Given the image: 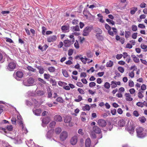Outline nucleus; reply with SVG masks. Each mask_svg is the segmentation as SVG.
<instances>
[{"mask_svg": "<svg viewBox=\"0 0 147 147\" xmlns=\"http://www.w3.org/2000/svg\"><path fill=\"white\" fill-rule=\"evenodd\" d=\"M136 131L137 136L138 138H142L146 136V134L142 127H137L136 129Z\"/></svg>", "mask_w": 147, "mask_h": 147, "instance_id": "obj_1", "label": "nucleus"}, {"mask_svg": "<svg viewBox=\"0 0 147 147\" xmlns=\"http://www.w3.org/2000/svg\"><path fill=\"white\" fill-rule=\"evenodd\" d=\"M105 28L108 30V34L110 35L113 36L114 34H117V30L115 28H111L110 26L107 24H105Z\"/></svg>", "mask_w": 147, "mask_h": 147, "instance_id": "obj_2", "label": "nucleus"}, {"mask_svg": "<svg viewBox=\"0 0 147 147\" xmlns=\"http://www.w3.org/2000/svg\"><path fill=\"white\" fill-rule=\"evenodd\" d=\"M34 82V79L32 77H30L27 79L25 80L23 82L24 85L26 86H32Z\"/></svg>", "mask_w": 147, "mask_h": 147, "instance_id": "obj_3", "label": "nucleus"}, {"mask_svg": "<svg viewBox=\"0 0 147 147\" xmlns=\"http://www.w3.org/2000/svg\"><path fill=\"white\" fill-rule=\"evenodd\" d=\"M92 27L91 26H88L85 28L83 31V35L86 36L88 35L92 30Z\"/></svg>", "mask_w": 147, "mask_h": 147, "instance_id": "obj_4", "label": "nucleus"}, {"mask_svg": "<svg viewBox=\"0 0 147 147\" xmlns=\"http://www.w3.org/2000/svg\"><path fill=\"white\" fill-rule=\"evenodd\" d=\"M23 73L20 71H18L13 74V77L17 80H19V78H22L23 76Z\"/></svg>", "mask_w": 147, "mask_h": 147, "instance_id": "obj_5", "label": "nucleus"}, {"mask_svg": "<svg viewBox=\"0 0 147 147\" xmlns=\"http://www.w3.org/2000/svg\"><path fill=\"white\" fill-rule=\"evenodd\" d=\"M16 67V63L12 61L9 63L7 69L9 71H13Z\"/></svg>", "mask_w": 147, "mask_h": 147, "instance_id": "obj_6", "label": "nucleus"}, {"mask_svg": "<svg viewBox=\"0 0 147 147\" xmlns=\"http://www.w3.org/2000/svg\"><path fill=\"white\" fill-rule=\"evenodd\" d=\"M68 136V133L66 131H63L60 135V138L61 141H63L67 138Z\"/></svg>", "mask_w": 147, "mask_h": 147, "instance_id": "obj_7", "label": "nucleus"}, {"mask_svg": "<svg viewBox=\"0 0 147 147\" xmlns=\"http://www.w3.org/2000/svg\"><path fill=\"white\" fill-rule=\"evenodd\" d=\"M32 102H30V101L26 100V105L28 106H31L34 103L35 106H37V103L38 102L36 101L35 99L34 98H32Z\"/></svg>", "mask_w": 147, "mask_h": 147, "instance_id": "obj_8", "label": "nucleus"}, {"mask_svg": "<svg viewBox=\"0 0 147 147\" xmlns=\"http://www.w3.org/2000/svg\"><path fill=\"white\" fill-rule=\"evenodd\" d=\"M50 119L49 117H47L43 118L42 120V126L44 127L50 121Z\"/></svg>", "mask_w": 147, "mask_h": 147, "instance_id": "obj_9", "label": "nucleus"}, {"mask_svg": "<svg viewBox=\"0 0 147 147\" xmlns=\"http://www.w3.org/2000/svg\"><path fill=\"white\" fill-rule=\"evenodd\" d=\"M57 39V36L55 35H51L47 38V40L48 42H53L55 41Z\"/></svg>", "mask_w": 147, "mask_h": 147, "instance_id": "obj_10", "label": "nucleus"}, {"mask_svg": "<svg viewBox=\"0 0 147 147\" xmlns=\"http://www.w3.org/2000/svg\"><path fill=\"white\" fill-rule=\"evenodd\" d=\"M77 137L76 136H75L71 138L70 140V142L72 145H75L77 143Z\"/></svg>", "mask_w": 147, "mask_h": 147, "instance_id": "obj_11", "label": "nucleus"}, {"mask_svg": "<svg viewBox=\"0 0 147 147\" xmlns=\"http://www.w3.org/2000/svg\"><path fill=\"white\" fill-rule=\"evenodd\" d=\"M98 123L99 126L101 127H105L107 124L105 120L102 119H99L98 121Z\"/></svg>", "mask_w": 147, "mask_h": 147, "instance_id": "obj_12", "label": "nucleus"}, {"mask_svg": "<svg viewBox=\"0 0 147 147\" xmlns=\"http://www.w3.org/2000/svg\"><path fill=\"white\" fill-rule=\"evenodd\" d=\"M61 29L64 32H68L69 31V26H63L61 27Z\"/></svg>", "mask_w": 147, "mask_h": 147, "instance_id": "obj_13", "label": "nucleus"}, {"mask_svg": "<svg viewBox=\"0 0 147 147\" xmlns=\"http://www.w3.org/2000/svg\"><path fill=\"white\" fill-rule=\"evenodd\" d=\"M125 100L128 101H131L133 100V98L131 97V96L129 93H126L125 94Z\"/></svg>", "mask_w": 147, "mask_h": 147, "instance_id": "obj_14", "label": "nucleus"}, {"mask_svg": "<svg viewBox=\"0 0 147 147\" xmlns=\"http://www.w3.org/2000/svg\"><path fill=\"white\" fill-rule=\"evenodd\" d=\"M33 112L35 115L38 116L40 115V114L41 113V109H33Z\"/></svg>", "mask_w": 147, "mask_h": 147, "instance_id": "obj_15", "label": "nucleus"}, {"mask_svg": "<svg viewBox=\"0 0 147 147\" xmlns=\"http://www.w3.org/2000/svg\"><path fill=\"white\" fill-rule=\"evenodd\" d=\"M93 130L95 133L97 134H99L101 132L100 129L97 126H94L93 127Z\"/></svg>", "mask_w": 147, "mask_h": 147, "instance_id": "obj_16", "label": "nucleus"}, {"mask_svg": "<svg viewBox=\"0 0 147 147\" xmlns=\"http://www.w3.org/2000/svg\"><path fill=\"white\" fill-rule=\"evenodd\" d=\"M19 125L20 127L22 128V133L23 134H26L28 132V131L26 128L23 125V123H22V124H20Z\"/></svg>", "mask_w": 147, "mask_h": 147, "instance_id": "obj_17", "label": "nucleus"}, {"mask_svg": "<svg viewBox=\"0 0 147 147\" xmlns=\"http://www.w3.org/2000/svg\"><path fill=\"white\" fill-rule=\"evenodd\" d=\"M53 131L51 129L47 132L46 135V137L47 139H51L52 136Z\"/></svg>", "mask_w": 147, "mask_h": 147, "instance_id": "obj_18", "label": "nucleus"}, {"mask_svg": "<svg viewBox=\"0 0 147 147\" xmlns=\"http://www.w3.org/2000/svg\"><path fill=\"white\" fill-rule=\"evenodd\" d=\"M54 119L55 121H57L61 122L62 120L61 116L59 115H55L54 116Z\"/></svg>", "mask_w": 147, "mask_h": 147, "instance_id": "obj_19", "label": "nucleus"}, {"mask_svg": "<svg viewBox=\"0 0 147 147\" xmlns=\"http://www.w3.org/2000/svg\"><path fill=\"white\" fill-rule=\"evenodd\" d=\"M17 122L19 124H22L23 123L22 119L21 116L20 115H17Z\"/></svg>", "mask_w": 147, "mask_h": 147, "instance_id": "obj_20", "label": "nucleus"}, {"mask_svg": "<svg viewBox=\"0 0 147 147\" xmlns=\"http://www.w3.org/2000/svg\"><path fill=\"white\" fill-rule=\"evenodd\" d=\"M64 43L65 47H69L70 45L71 41L68 39H66L64 40Z\"/></svg>", "mask_w": 147, "mask_h": 147, "instance_id": "obj_21", "label": "nucleus"}, {"mask_svg": "<svg viewBox=\"0 0 147 147\" xmlns=\"http://www.w3.org/2000/svg\"><path fill=\"white\" fill-rule=\"evenodd\" d=\"M71 119L72 118L71 116H67L65 117L64 119V121L65 123H68L71 121Z\"/></svg>", "mask_w": 147, "mask_h": 147, "instance_id": "obj_22", "label": "nucleus"}, {"mask_svg": "<svg viewBox=\"0 0 147 147\" xmlns=\"http://www.w3.org/2000/svg\"><path fill=\"white\" fill-rule=\"evenodd\" d=\"M134 128L132 126L129 127L128 128V131L131 135L133 134L134 133Z\"/></svg>", "mask_w": 147, "mask_h": 147, "instance_id": "obj_23", "label": "nucleus"}, {"mask_svg": "<svg viewBox=\"0 0 147 147\" xmlns=\"http://www.w3.org/2000/svg\"><path fill=\"white\" fill-rule=\"evenodd\" d=\"M26 144L28 147L32 146L33 147V146H34V142L32 141V140H30L29 141L27 142Z\"/></svg>", "mask_w": 147, "mask_h": 147, "instance_id": "obj_24", "label": "nucleus"}, {"mask_svg": "<svg viewBox=\"0 0 147 147\" xmlns=\"http://www.w3.org/2000/svg\"><path fill=\"white\" fill-rule=\"evenodd\" d=\"M94 30V32L96 33V34H101L102 32V30L97 27L95 28Z\"/></svg>", "mask_w": 147, "mask_h": 147, "instance_id": "obj_25", "label": "nucleus"}, {"mask_svg": "<svg viewBox=\"0 0 147 147\" xmlns=\"http://www.w3.org/2000/svg\"><path fill=\"white\" fill-rule=\"evenodd\" d=\"M131 57L133 59L134 62L136 63L139 62L140 61L139 59L135 55H132Z\"/></svg>", "mask_w": 147, "mask_h": 147, "instance_id": "obj_26", "label": "nucleus"}, {"mask_svg": "<svg viewBox=\"0 0 147 147\" xmlns=\"http://www.w3.org/2000/svg\"><path fill=\"white\" fill-rule=\"evenodd\" d=\"M143 92L141 90V89L139 90V92L138 93V97L139 98L141 99L144 97V95L142 94Z\"/></svg>", "mask_w": 147, "mask_h": 147, "instance_id": "obj_27", "label": "nucleus"}, {"mask_svg": "<svg viewBox=\"0 0 147 147\" xmlns=\"http://www.w3.org/2000/svg\"><path fill=\"white\" fill-rule=\"evenodd\" d=\"M27 69L30 71H31L34 72H36V69L34 68L31 66H28L27 67Z\"/></svg>", "mask_w": 147, "mask_h": 147, "instance_id": "obj_28", "label": "nucleus"}, {"mask_svg": "<svg viewBox=\"0 0 147 147\" xmlns=\"http://www.w3.org/2000/svg\"><path fill=\"white\" fill-rule=\"evenodd\" d=\"M113 65V62L111 60L107 62L106 66L107 67H111Z\"/></svg>", "mask_w": 147, "mask_h": 147, "instance_id": "obj_29", "label": "nucleus"}, {"mask_svg": "<svg viewBox=\"0 0 147 147\" xmlns=\"http://www.w3.org/2000/svg\"><path fill=\"white\" fill-rule=\"evenodd\" d=\"M82 109L83 111H89L90 109V106L88 105H86L84 106L83 107Z\"/></svg>", "mask_w": 147, "mask_h": 147, "instance_id": "obj_30", "label": "nucleus"}, {"mask_svg": "<svg viewBox=\"0 0 147 147\" xmlns=\"http://www.w3.org/2000/svg\"><path fill=\"white\" fill-rule=\"evenodd\" d=\"M62 71L63 75L65 77L67 78L69 76V74L66 70L62 69Z\"/></svg>", "mask_w": 147, "mask_h": 147, "instance_id": "obj_31", "label": "nucleus"}, {"mask_svg": "<svg viewBox=\"0 0 147 147\" xmlns=\"http://www.w3.org/2000/svg\"><path fill=\"white\" fill-rule=\"evenodd\" d=\"M83 14L87 19L88 18V15H91V14L89 12L85 11H84L83 12Z\"/></svg>", "mask_w": 147, "mask_h": 147, "instance_id": "obj_32", "label": "nucleus"}, {"mask_svg": "<svg viewBox=\"0 0 147 147\" xmlns=\"http://www.w3.org/2000/svg\"><path fill=\"white\" fill-rule=\"evenodd\" d=\"M100 34H96V36L98 40H102L104 39V37L102 35H100Z\"/></svg>", "mask_w": 147, "mask_h": 147, "instance_id": "obj_33", "label": "nucleus"}, {"mask_svg": "<svg viewBox=\"0 0 147 147\" xmlns=\"http://www.w3.org/2000/svg\"><path fill=\"white\" fill-rule=\"evenodd\" d=\"M118 124L120 126H123L125 125V121L123 120H120Z\"/></svg>", "mask_w": 147, "mask_h": 147, "instance_id": "obj_34", "label": "nucleus"}, {"mask_svg": "<svg viewBox=\"0 0 147 147\" xmlns=\"http://www.w3.org/2000/svg\"><path fill=\"white\" fill-rule=\"evenodd\" d=\"M48 70L50 72H54L55 71V69L53 67H50L48 68Z\"/></svg>", "mask_w": 147, "mask_h": 147, "instance_id": "obj_35", "label": "nucleus"}, {"mask_svg": "<svg viewBox=\"0 0 147 147\" xmlns=\"http://www.w3.org/2000/svg\"><path fill=\"white\" fill-rule=\"evenodd\" d=\"M111 88H115L117 87L115 81H111Z\"/></svg>", "mask_w": 147, "mask_h": 147, "instance_id": "obj_36", "label": "nucleus"}, {"mask_svg": "<svg viewBox=\"0 0 147 147\" xmlns=\"http://www.w3.org/2000/svg\"><path fill=\"white\" fill-rule=\"evenodd\" d=\"M71 28L73 32L74 31H79L80 30L79 26H73L71 27Z\"/></svg>", "mask_w": 147, "mask_h": 147, "instance_id": "obj_37", "label": "nucleus"}, {"mask_svg": "<svg viewBox=\"0 0 147 147\" xmlns=\"http://www.w3.org/2000/svg\"><path fill=\"white\" fill-rule=\"evenodd\" d=\"M37 94L38 96H42L45 94V92L42 90H40L37 92Z\"/></svg>", "mask_w": 147, "mask_h": 147, "instance_id": "obj_38", "label": "nucleus"}, {"mask_svg": "<svg viewBox=\"0 0 147 147\" xmlns=\"http://www.w3.org/2000/svg\"><path fill=\"white\" fill-rule=\"evenodd\" d=\"M145 103V101H144L143 102H138L136 103V105L139 107H143L144 106V103Z\"/></svg>", "mask_w": 147, "mask_h": 147, "instance_id": "obj_39", "label": "nucleus"}, {"mask_svg": "<svg viewBox=\"0 0 147 147\" xmlns=\"http://www.w3.org/2000/svg\"><path fill=\"white\" fill-rule=\"evenodd\" d=\"M140 47L142 49L145 50L144 51L145 52H146L147 51V49H146L147 48V46L146 45H145L144 44L142 43L141 44Z\"/></svg>", "mask_w": 147, "mask_h": 147, "instance_id": "obj_40", "label": "nucleus"}, {"mask_svg": "<svg viewBox=\"0 0 147 147\" xmlns=\"http://www.w3.org/2000/svg\"><path fill=\"white\" fill-rule=\"evenodd\" d=\"M39 70V72L40 74H42L44 73V69L41 67H39L38 68Z\"/></svg>", "mask_w": 147, "mask_h": 147, "instance_id": "obj_41", "label": "nucleus"}, {"mask_svg": "<svg viewBox=\"0 0 147 147\" xmlns=\"http://www.w3.org/2000/svg\"><path fill=\"white\" fill-rule=\"evenodd\" d=\"M104 87L106 89H109L110 87V84L108 82H106L104 85Z\"/></svg>", "mask_w": 147, "mask_h": 147, "instance_id": "obj_42", "label": "nucleus"}, {"mask_svg": "<svg viewBox=\"0 0 147 147\" xmlns=\"http://www.w3.org/2000/svg\"><path fill=\"white\" fill-rule=\"evenodd\" d=\"M137 10V7H134L130 11L131 14L132 15L134 14Z\"/></svg>", "mask_w": 147, "mask_h": 147, "instance_id": "obj_43", "label": "nucleus"}, {"mask_svg": "<svg viewBox=\"0 0 147 147\" xmlns=\"http://www.w3.org/2000/svg\"><path fill=\"white\" fill-rule=\"evenodd\" d=\"M106 21L107 22H108L109 24H111L113 25L115 24L114 22L112 20H111L109 19H107L106 20Z\"/></svg>", "mask_w": 147, "mask_h": 147, "instance_id": "obj_44", "label": "nucleus"}, {"mask_svg": "<svg viewBox=\"0 0 147 147\" xmlns=\"http://www.w3.org/2000/svg\"><path fill=\"white\" fill-rule=\"evenodd\" d=\"M135 69H134L129 74V76L131 78H133L134 76V72Z\"/></svg>", "mask_w": 147, "mask_h": 147, "instance_id": "obj_45", "label": "nucleus"}, {"mask_svg": "<svg viewBox=\"0 0 147 147\" xmlns=\"http://www.w3.org/2000/svg\"><path fill=\"white\" fill-rule=\"evenodd\" d=\"M129 86L130 87H132L134 86V83L132 80H130L129 81Z\"/></svg>", "mask_w": 147, "mask_h": 147, "instance_id": "obj_46", "label": "nucleus"}, {"mask_svg": "<svg viewBox=\"0 0 147 147\" xmlns=\"http://www.w3.org/2000/svg\"><path fill=\"white\" fill-rule=\"evenodd\" d=\"M117 69L120 72L122 73H123L124 71V68L121 67H119L117 68Z\"/></svg>", "mask_w": 147, "mask_h": 147, "instance_id": "obj_47", "label": "nucleus"}, {"mask_svg": "<svg viewBox=\"0 0 147 147\" xmlns=\"http://www.w3.org/2000/svg\"><path fill=\"white\" fill-rule=\"evenodd\" d=\"M10 11H3L1 12V13L4 16H5L6 15L9 13Z\"/></svg>", "mask_w": 147, "mask_h": 147, "instance_id": "obj_48", "label": "nucleus"}, {"mask_svg": "<svg viewBox=\"0 0 147 147\" xmlns=\"http://www.w3.org/2000/svg\"><path fill=\"white\" fill-rule=\"evenodd\" d=\"M78 99H76L74 100V101L76 102H79L82 100V97L80 95L78 96Z\"/></svg>", "mask_w": 147, "mask_h": 147, "instance_id": "obj_49", "label": "nucleus"}, {"mask_svg": "<svg viewBox=\"0 0 147 147\" xmlns=\"http://www.w3.org/2000/svg\"><path fill=\"white\" fill-rule=\"evenodd\" d=\"M61 131V128L58 127L56 128L55 130V132L57 134H59Z\"/></svg>", "mask_w": 147, "mask_h": 147, "instance_id": "obj_50", "label": "nucleus"}, {"mask_svg": "<svg viewBox=\"0 0 147 147\" xmlns=\"http://www.w3.org/2000/svg\"><path fill=\"white\" fill-rule=\"evenodd\" d=\"M44 78L47 80H49L51 76L49 74H45L44 75Z\"/></svg>", "mask_w": 147, "mask_h": 147, "instance_id": "obj_51", "label": "nucleus"}, {"mask_svg": "<svg viewBox=\"0 0 147 147\" xmlns=\"http://www.w3.org/2000/svg\"><path fill=\"white\" fill-rule=\"evenodd\" d=\"M16 121L17 120L15 117H13L11 119L12 123L13 124L16 125Z\"/></svg>", "mask_w": 147, "mask_h": 147, "instance_id": "obj_52", "label": "nucleus"}, {"mask_svg": "<svg viewBox=\"0 0 147 147\" xmlns=\"http://www.w3.org/2000/svg\"><path fill=\"white\" fill-rule=\"evenodd\" d=\"M130 32L128 31H126L125 32V37L127 38H128L130 36Z\"/></svg>", "mask_w": 147, "mask_h": 147, "instance_id": "obj_53", "label": "nucleus"}, {"mask_svg": "<svg viewBox=\"0 0 147 147\" xmlns=\"http://www.w3.org/2000/svg\"><path fill=\"white\" fill-rule=\"evenodd\" d=\"M56 124V122L55 121H53L51 122L49 124V126L51 128L53 127Z\"/></svg>", "mask_w": 147, "mask_h": 147, "instance_id": "obj_54", "label": "nucleus"}, {"mask_svg": "<svg viewBox=\"0 0 147 147\" xmlns=\"http://www.w3.org/2000/svg\"><path fill=\"white\" fill-rule=\"evenodd\" d=\"M82 59L81 60V61L83 62L84 64H86V63L88 59L87 58H84L83 57L81 58Z\"/></svg>", "mask_w": 147, "mask_h": 147, "instance_id": "obj_55", "label": "nucleus"}, {"mask_svg": "<svg viewBox=\"0 0 147 147\" xmlns=\"http://www.w3.org/2000/svg\"><path fill=\"white\" fill-rule=\"evenodd\" d=\"M133 115L136 117H138L139 115V113L137 111H134L133 112Z\"/></svg>", "mask_w": 147, "mask_h": 147, "instance_id": "obj_56", "label": "nucleus"}, {"mask_svg": "<svg viewBox=\"0 0 147 147\" xmlns=\"http://www.w3.org/2000/svg\"><path fill=\"white\" fill-rule=\"evenodd\" d=\"M74 53V50L72 49H69L68 51V55L69 56L71 55Z\"/></svg>", "mask_w": 147, "mask_h": 147, "instance_id": "obj_57", "label": "nucleus"}, {"mask_svg": "<svg viewBox=\"0 0 147 147\" xmlns=\"http://www.w3.org/2000/svg\"><path fill=\"white\" fill-rule=\"evenodd\" d=\"M78 91L81 94H85V92L82 89L79 88L78 89Z\"/></svg>", "mask_w": 147, "mask_h": 147, "instance_id": "obj_58", "label": "nucleus"}, {"mask_svg": "<svg viewBox=\"0 0 147 147\" xmlns=\"http://www.w3.org/2000/svg\"><path fill=\"white\" fill-rule=\"evenodd\" d=\"M139 119L140 121L142 123H144L146 120V118L144 117L140 118Z\"/></svg>", "mask_w": 147, "mask_h": 147, "instance_id": "obj_59", "label": "nucleus"}, {"mask_svg": "<svg viewBox=\"0 0 147 147\" xmlns=\"http://www.w3.org/2000/svg\"><path fill=\"white\" fill-rule=\"evenodd\" d=\"M123 56L122 54H117L116 56V58L117 59L119 60L121 59Z\"/></svg>", "mask_w": 147, "mask_h": 147, "instance_id": "obj_60", "label": "nucleus"}, {"mask_svg": "<svg viewBox=\"0 0 147 147\" xmlns=\"http://www.w3.org/2000/svg\"><path fill=\"white\" fill-rule=\"evenodd\" d=\"M87 57L88 58H91L93 56V55L90 52H88L86 53Z\"/></svg>", "mask_w": 147, "mask_h": 147, "instance_id": "obj_61", "label": "nucleus"}, {"mask_svg": "<svg viewBox=\"0 0 147 147\" xmlns=\"http://www.w3.org/2000/svg\"><path fill=\"white\" fill-rule=\"evenodd\" d=\"M42 33L43 35H45V31L47 30V28L43 26L42 28Z\"/></svg>", "mask_w": 147, "mask_h": 147, "instance_id": "obj_62", "label": "nucleus"}, {"mask_svg": "<svg viewBox=\"0 0 147 147\" xmlns=\"http://www.w3.org/2000/svg\"><path fill=\"white\" fill-rule=\"evenodd\" d=\"M56 100L60 102H63L62 98L61 97H58L56 99Z\"/></svg>", "mask_w": 147, "mask_h": 147, "instance_id": "obj_63", "label": "nucleus"}, {"mask_svg": "<svg viewBox=\"0 0 147 147\" xmlns=\"http://www.w3.org/2000/svg\"><path fill=\"white\" fill-rule=\"evenodd\" d=\"M7 129L9 131H11L13 129V127L11 125H8L7 126Z\"/></svg>", "mask_w": 147, "mask_h": 147, "instance_id": "obj_64", "label": "nucleus"}]
</instances>
